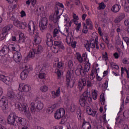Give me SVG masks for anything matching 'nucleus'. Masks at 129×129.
<instances>
[{
  "mask_svg": "<svg viewBox=\"0 0 129 129\" xmlns=\"http://www.w3.org/2000/svg\"><path fill=\"white\" fill-rule=\"evenodd\" d=\"M98 40V38H96L95 40H94V39L91 38L90 39V41H87V43L84 44V46L87 51L90 52V48L94 49V48H95V46L97 50L99 49V46H98V41H97Z\"/></svg>",
  "mask_w": 129,
  "mask_h": 129,
  "instance_id": "nucleus-1",
  "label": "nucleus"
},
{
  "mask_svg": "<svg viewBox=\"0 0 129 129\" xmlns=\"http://www.w3.org/2000/svg\"><path fill=\"white\" fill-rule=\"evenodd\" d=\"M74 73V71L73 70H69L68 71L67 76H66V84L67 87H70V88H73V86H74V84H75V81L71 79V75Z\"/></svg>",
  "mask_w": 129,
  "mask_h": 129,
  "instance_id": "nucleus-2",
  "label": "nucleus"
},
{
  "mask_svg": "<svg viewBox=\"0 0 129 129\" xmlns=\"http://www.w3.org/2000/svg\"><path fill=\"white\" fill-rule=\"evenodd\" d=\"M11 20L13 21L14 26H15V27H17L19 29L24 30V29H26V27H28V24L26 22H22L19 21V20L15 18L14 16L11 17Z\"/></svg>",
  "mask_w": 129,
  "mask_h": 129,
  "instance_id": "nucleus-3",
  "label": "nucleus"
},
{
  "mask_svg": "<svg viewBox=\"0 0 129 129\" xmlns=\"http://www.w3.org/2000/svg\"><path fill=\"white\" fill-rule=\"evenodd\" d=\"M11 20L13 21L14 26H15V27H17L19 29L24 30V29H26V27H28V24L26 22H22L19 21V20L15 18L14 16L11 17Z\"/></svg>",
  "mask_w": 129,
  "mask_h": 129,
  "instance_id": "nucleus-4",
  "label": "nucleus"
},
{
  "mask_svg": "<svg viewBox=\"0 0 129 129\" xmlns=\"http://www.w3.org/2000/svg\"><path fill=\"white\" fill-rule=\"evenodd\" d=\"M88 98H90V92H88V91H87L80 97V99L79 100L80 105L83 107H84V106L86 105V101Z\"/></svg>",
  "mask_w": 129,
  "mask_h": 129,
  "instance_id": "nucleus-5",
  "label": "nucleus"
},
{
  "mask_svg": "<svg viewBox=\"0 0 129 129\" xmlns=\"http://www.w3.org/2000/svg\"><path fill=\"white\" fill-rule=\"evenodd\" d=\"M16 119H17V115L15 113H10L7 118L8 124H10V125H15Z\"/></svg>",
  "mask_w": 129,
  "mask_h": 129,
  "instance_id": "nucleus-6",
  "label": "nucleus"
},
{
  "mask_svg": "<svg viewBox=\"0 0 129 129\" xmlns=\"http://www.w3.org/2000/svg\"><path fill=\"white\" fill-rule=\"evenodd\" d=\"M65 115V110L63 108L57 109L54 113V117L56 119L62 118Z\"/></svg>",
  "mask_w": 129,
  "mask_h": 129,
  "instance_id": "nucleus-7",
  "label": "nucleus"
},
{
  "mask_svg": "<svg viewBox=\"0 0 129 129\" xmlns=\"http://www.w3.org/2000/svg\"><path fill=\"white\" fill-rule=\"evenodd\" d=\"M48 26V19L44 17L42 18L41 20L39 22V28L41 31H44Z\"/></svg>",
  "mask_w": 129,
  "mask_h": 129,
  "instance_id": "nucleus-8",
  "label": "nucleus"
},
{
  "mask_svg": "<svg viewBox=\"0 0 129 129\" xmlns=\"http://www.w3.org/2000/svg\"><path fill=\"white\" fill-rule=\"evenodd\" d=\"M30 89L31 88L29 86L26 85L23 83L19 84V90H20V91L22 92H29Z\"/></svg>",
  "mask_w": 129,
  "mask_h": 129,
  "instance_id": "nucleus-9",
  "label": "nucleus"
},
{
  "mask_svg": "<svg viewBox=\"0 0 129 129\" xmlns=\"http://www.w3.org/2000/svg\"><path fill=\"white\" fill-rule=\"evenodd\" d=\"M28 31L30 35L33 36L35 33V23L32 21H30L28 24Z\"/></svg>",
  "mask_w": 129,
  "mask_h": 129,
  "instance_id": "nucleus-10",
  "label": "nucleus"
},
{
  "mask_svg": "<svg viewBox=\"0 0 129 129\" xmlns=\"http://www.w3.org/2000/svg\"><path fill=\"white\" fill-rule=\"evenodd\" d=\"M76 75L79 76L80 75H85L84 74V69L81 64H78L77 66V68L75 71Z\"/></svg>",
  "mask_w": 129,
  "mask_h": 129,
  "instance_id": "nucleus-11",
  "label": "nucleus"
},
{
  "mask_svg": "<svg viewBox=\"0 0 129 129\" xmlns=\"http://www.w3.org/2000/svg\"><path fill=\"white\" fill-rule=\"evenodd\" d=\"M78 85L80 87V91H82L83 88L86 86V79H80L78 83Z\"/></svg>",
  "mask_w": 129,
  "mask_h": 129,
  "instance_id": "nucleus-12",
  "label": "nucleus"
},
{
  "mask_svg": "<svg viewBox=\"0 0 129 129\" xmlns=\"http://www.w3.org/2000/svg\"><path fill=\"white\" fill-rule=\"evenodd\" d=\"M46 43L48 46H51V45H53V41L54 39H53V36L51 33H47L46 35Z\"/></svg>",
  "mask_w": 129,
  "mask_h": 129,
  "instance_id": "nucleus-13",
  "label": "nucleus"
},
{
  "mask_svg": "<svg viewBox=\"0 0 129 129\" xmlns=\"http://www.w3.org/2000/svg\"><path fill=\"white\" fill-rule=\"evenodd\" d=\"M124 18H125V14L124 13H121L115 19L114 22L115 24H118V23H120Z\"/></svg>",
  "mask_w": 129,
  "mask_h": 129,
  "instance_id": "nucleus-14",
  "label": "nucleus"
},
{
  "mask_svg": "<svg viewBox=\"0 0 129 129\" xmlns=\"http://www.w3.org/2000/svg\"><path fill=\"white\" fill-rule=\"evenodd\" d=\"M18 107L20 111H22L23 112H25L27 110H29V108L28 107V105L26 103H22L21 104V106L19 104H18Z\"/></svg>",
  "mask_w": 129,
  "mask_h": 129,
  "instance_id": "nucleus-15",
  "label": "nucleus"
},
{
  "mask_svg": "<svg viewBox=\"0 0 129 129\" xmlns=\"http://www.w3.org/2000/svg\"><path fill=\"white\" fill-rule=\"evenodd\" d=\"M17 119L16 121L17 123L21 124V125H26L27 124V121H26L25 118L17 116Z\"/></svg>",
  "mask_w": 129,
  "mask_h": 129,
  "instance_id": "nucleus-16",
  "label": "nucleus"
},
{
  "mask_svg": "<svg viewBox=\"0 0 129 129\" xmlns=\"http://www.w3.org/2000/svg\"><path fill=\"white\" fill-rule=\"evenodd\" d=\"M87 113L89 114V115H92V116H95L96 115L97 112L94 110H92L91 108L88 107L86 109Z\"/></svg>",
  "mask_w": 129,
  "mask_h": 129,
  "instance_id": "nucleus-17",
  "label": "nucleus"
},
{
  "mask_svg": "<svg viewBox=\"0 0 129 129\" xmlns=\"http://www.w3.org/2000/svg\"><path fill=\"white\" fill-rule=\"evenodd\" d=\"M29 73V71L23 70L20 74V78L22 80H25L28 77V74Z\"/></svg>",
  "mask_w": 129,
  "mask_h": 129,
  "instance_id": "nucleus-18",
  "label": "nucleus"
},
{
  "mask_svg": "<svg viewBox=\"0 0 129 129\" xmlns=\"http://www.w3.org/2000/svg\"><path fill=\"white\" fill-rule=\"evenodd\" d=\"M60 87H58V89L56 90V92L52 91L51 92L52 98H56L60 96Z\"/></svg>",
  "mask_w": 129,
  "mask_h": 129,
  "instance_id": "nucleus-19",
  "label": "nucleus"
},
{
  "mask_svg": "<svg viewBox=\"0 0 129 129\" xmlns=\"http://www.w3.org/2000/svg\"><path fill=\"white\" fill-rule=\"evenodd\" d=\"M120 5H118L117 4L114 5L111 8V11L113 13H118L119 12V10H120Z\"/></svg>",
  "mask_w": 129,
  "mask_h": 129,
  "instance_id": "nucleus-20",
  "label": "nucleus"
},
{
  "mask_svg": "<svg viewBox=\"0 0 129 129\" xmlns=\"http://www.w3.org/2000/svg\"><path fill=\"white\" fill-rule=\"evenodd\" d=\"M53 45L56 47H57L58 49H64V46H63V43L60 41H54Z\"/></svg>",
  "mask_w": 129,
  "mask_h": 129,
  "instance_id": "nucleus-21",
  "label": "nucleus"
},
{
  "mask_svg": "<svg viewBox=\"0 0 129 129\" xmlns=\"http://www.w3.org/2000/svg\"><path fill=\"white\" fill-rule=\"evenodd\" d=\"M36 108L37 110H42L44 108V104L40 101L36 102Z\"/></svg>",
  "mask_w": 129,
  "mask_h": 129,
  "instance_id": "nucleus-22",
  "label": "nucleus"
},
{
  "mask_svg": "<svg viewBox=\"0 0 129 129\" xmlns=\"http://www.w3.org/2000/svg\"><path fill=\"white\" fill-rule=\"evenodd\" d=\"M82 127L84 129H91V124H90V123L89 122L85 121V120H84L83 123Z\"/></svg>",
  "mask_w": 129,
  "mask_h": 129,
  "instance_id": "nucleus-23",
  "label": "nucleus"
},
{
  "mask_svg": "<svg viewBox=\"0 0 129 129\" xmlns=\"http://www.w3.org/2000/svg\"><path fill=\"white\" fill-rule=\"evenodd\" d=\"M0 105L4 106L6 109L7 108V98L6 97H3L0 100Z\"/></svg>",
  "mask_w": 129,
  "mask_h": 129,
  "instance_id": "nucleus-24",
  "label": "nucleus"
},
{
  "mask_svg": "<svg viewBox=\"0 0 129 129\" xmlns=\"http://www.w3.org/2000/svg\"><path fill=\"white\" fill-rule=\"evenodd\" d=\"M0 80L5 82V83H8L10 81V78L9 77L5 76V75H2L0 76Z\"/></svg>",
  "mask_w": 129,
  "mask_h": 129,
  "instance_id": "nucleus-25",
  "label": "nucleus"
},
{
  "mask_svg": "<svg viewBox=\"0 0 129 129\" xmlns=\"http://www.w3.org/2000/svg\"><path fill=\"white\" fill-rule=\"evenodd\" d=\"M72 22H74L75 25H77V27L76 28V32H78L80 28H81V22L78 24V21L75 19H73Z\"/></svg>",
  "mask_w": 129,
  "mask_h": 129,
  "instance_id": "nucleus-26",
  "label": "nucleus"
},
{
  "mask_svg": "<svg viewBox=\"0 0 129 129\" xmlns=\"http://www.w3.org/2000/svg\"><path fill=\"white\" fill-rule=\"evenodd\" d=\"M90 70V63L87 62L85 65L84 67V74H86L88 71Z\"/></svg>",
  "mask_w": 129,
  "mask_h": 129,
  "instance_id": "nucleus-27",
  "label": "nucleus"
},
{
  "mask_svg": "<svg viewBox=\"0 0 129 129\" xmlns=\"http://www.w3.org/2000/svg\"><path fill=\"white\" fill-rule=\"evenodd\" d=\"M13 59L16 63H19L20 62V61L22 60V55H19V54H18L17 55H14L13 56Z\"/></svg>",
  "mask_w": 129,
  "mask_h": 129,
  "instance_id": "nucleus-28",
  "label": "nucleus"
},
{
  "mask_svg": "<svg viewBox=\"0 0 129 129\" xmlns=\"http://www.w3.org/2000/svg\"><path fill=\"white\" fill-rule=\"evenodd\" d=\"M49 21L53 22L55 25H58V23H59V20L52 15L49 16Z\"/></svg>",
  "mask_w": 129,
  "mask_h": 129,
  "instance_id": "nucleus-29",
  "label": "nucleus"
},
{
  "mask_svg": "<svg viewBox=\"0 0 129 129\" xmlns=\"http://www.w3.org/2000/svg\"><path fill=\"white\" fill-rule=\"evenodd\" d=\"M76 57H77V60H78L80 63H82L83 61H84V59L81 56V54H80L79 52L76 53Z\"/></svg>",
  "mask_w": 129,
  "mask_h": 129,
  "instance_id": "nucleus-30",
  "label": "nucleus"
},
{
  "mask_svg": "<svg viewBox=\"0 0 129 129\" xmlns=\"http://www.w3.org/2000/svg\"><path fill=\"white\" fill-rule=\"evenodd\" d=\"M16 94H15V93L13 91H8L7 93V96L8 98L9 99H14L15 98V96Z\"/></svg>",
  "mask_w": 129,
  "mask_h": 129,
  "instance_id": "nucleus-31",
  "label": "nucleus"
},
{
  "mask_svg": "<svg viewBox=\"0 0 129 129\" xmlns=\"http://www.w3.org/2000/svg\"><path fill=\"white\" fill-rule=\"evenodd\" d=\"M35 51L36 54H40L43 52V46L42 45H38L37 49H34Z\"/></svg>",
  "mask_w": 129,
  "mask_h": 129,
  "instance_id": "nucleus-32",
  "label": "nucleus"
},
{
  "mask_svg": "<svg viewBox=\"0 0 129 129\" xmlns=\"http://www.w3.org/2000/svg\"><path fill=\"white\" fill-rule=\"evenodd\" d=\"M97 91L96 90H94L92 91V96L93 99L96 100L97 99Z\"/></svg>",
  "mask_w": 129,
  "mask_h": 129,
  "instance_id": "nucleus-33",
  "label": "nucleus"
},
{
  "mask_svg": "<svg viewBox=\"0 0 129 129\" xmlns=\"http://www.w3.org/2000/svg\"><path fill=\"white\" fill-rule=\"evenodd\" d=\"M19 43H24L25 42V34L24 33H20L19 34Z\"/></svg>",
  "mask_w": 129,
  "mask_h": 129,
  "instance_id": "nucleus-34",
  "label": "nucleus"
},
{
  "mask_svg": "<svg viewBox=\"0 0 129 129\" xmlns=\"http://www.w3.org/2000/svg\"><path fill=\"white\" fill-rule=\"evenodd\" d=\"M35 54H36V50H35V49L30 50L28 55V58H33L35 57Z\"/></svg>",
  "mask_w": 129,
  "mask_h": 129,
  "instance_id": "nucleus-35",
  "label": "nucleus"
},
{
  "mask_svg": "<svg viewBox=\"0 0 129 129\" xmlns=\"http://www.w3.org/2000/svg\"><path fill=\"white\" fill-rule=\"evenodd\" d=\"M76 108H77V106L74 104H72L70 107V110L71 112H75Z\"/></svg>",
  "mask_w": 129,
  "mask_h": 129,
  "instance_id": "nucleus-36",
  "label": "nucleus"
},
{
  "mask_svg": "<svg viewBox=\"0 0 129 129\" xmlns=\"http://www.w3.org/2000/svg\"><path fill=\"white\" fill-rule=\"evenodd\" d=\"M59 10H60V8H58V7H55V14L56 15V17H55L58 21L59 19H60V15H59Z\"/></svg>",
  "mask_w": 129,
  "mask_h": 129,
  "instance_id": "nucleus-37",
  "label": "nucleus"
},
{
  "mask_svg": "<svg viewBox=\"0 0 129 129\" xmlns=\"http://www.w3.org/2000/svg\"><path fill=\"white\" fill-rule=\"evenodd\" d=\"M2 50L3 51V53L5 54H8V52L10 51V48L7 45H4L2 48Z\"/></svg>",
  "mask_w": 129,
  "mask_h": 129,
  "instance_id": "nucleus-38",
  "label": "nucleus"
},
{
  "mask_svg": "<svg viewBox=\"0 0 129 129\" xmlns=\"http://www.w3.org/2000/svg\"><path fill=\"white\" fill-rule=\"evenodd\" d=\"M68 67L69 68H70L68 70V71H69V70H73L74 72V69H72V67H73V61H72L71 60H70L68 62Z\"/></svg>",
  "mask_w": 129,
  "mask_h": 129,
  "instance_id": "nucleus-39",
  "label": "nucleus"
},
{
  "mask_svg": "<svg viewBox=\"0 0 129 129\" xmlns=\"http://www.w3.org/2000/svg\"><path fill=\"white\" fill-rule=\"evenodd\" d=\"M4 30L7 31V32H9V31H11L12 29H13V24H9L7 26H5L4 28Z\"/></svg>",
  "mask_w": 129,
  "mask_h": 129,
  "instance_id": "nucleus-40",
  "label": "nucleus"
},
{
  "mask_svg": "<svg viewBox=\"0 0 129 129\" xmlns=\"http://www.w3.org/2000/svg\"><path fill=\"white\" fill-rule=\"evenodd\" d=\"M41 41H42V39L40 37H37L36 38H34V42H35V45H39V44L41 43Z\"/></svg>",
  "mask_w": 129,
  "mask_h": 129,
  "instance_id": "nucleus-41",
  "label": "nucleus"
},
{
  "mask_svg": "<svg viewBox=\"0 0 129 129\" xmlns=\"http://www.w3.org/2000/svg\"><path fill=\"white\" fill-rule=\"evenodd\" d=\"M30 105H31L30 109H31V112H35L36 111V109H37V108L35 107V103L33 102H31Z\"/></svg>",
  "mask_w": 129,
  "mask_h": 129,
  "instance_id": "nucleus-42",
  "label": "nucleus"
},
{
  "mask_svg": "<svg viewBox=\"0 0 129 129\" xmlns=\"http://www.w3.org/2000/svg\"><path fill=\"white\" fill-rule=\"evenodd\" d=\"M83 33L84 34H87L88 32V28H87V26H86V24L85 23H83Z\"/></svg>",
  "mask_w": 129,
  "mask_h": 129,
  "instance_id": "nucleus-43",
  "label": "nucleus"
},
{
  "mask_svg": "<svg viewBox=\"0 0 129 129\" xmlns=\"http://www.w3.org/2000/svg\"><path fill=\"white\" fill-rule=\"evenodd\" d=\"M77 114L78 115L79 117H81V109L80 107H77L76 109V111Z\"/></svg>",
  "mask_w": 129,
  "mask_h": 129,
  "instance_id": "nucleus-44",
  "label": "nucleus"
},
{
  "mask_svg": "<svg viewBox=\"0 0 129 129\" xmlns=\"http://www.w3.org/2000/svg\"><path fill=\"white\" fill-rule=\"evenodd\" d=\"M24 114L26 115V117H27V118H28L29 119L31 118L32 117V115H31V113L30 112V111H29V110H27V111H26L25 112H24Z\"/></svg>",
  "mask_w": 129,
  "mask_h": 129,
  "instance_id": "nucleus-45",
  "label": "nucleus"
},
{
  "mask_svg": "<svg viewBox=\"0 0 129 129\" xmlns=\"http://www.w3.org/2000/svg\"><path fill=\"white\" fill-rule=\"evenodd\" d=\"M86 86L88 88L92 87V82H91V80L89 79L86 80Z\"/></svg>",
  "mask_w": 129,
  "mask_h": 129,
  "instance_id": "nucleus-46",
  "label": "nucleus"
},
{
  "mask_svg": "<svg viewBox=\"0 0 129 129\" xmlns=\"http://www.w3.org/2000/svg\"><path fill=\"white\" fill-rule=\"evenodd\" d=\"M40 91L42 92H46L48 91V87H47V86H44L40 87Z\"/></svg>",
  "mask_w": 129,
  "mask_h": 129,
  "instance_id": "nucleus-47",
  "label": "nucleus"
},
{
  "mask_svg": "<svg viewBox=\"0 0 129 129\" xmlns=\"http://www.w3.org/2000/svg\"><path fill=\"white\" fill-rule=\"evenodd\" d=\"M95 78V74H94V70H92L91 72V75H90V79L91 80H93Z\"/></svg>",
  "mask_w": 129,
  "mask_h": 129,
  "instance_id": "nucleus-48",
  "label": "nucleus"
},
{
  "mask_svg": "<svg viewBox=\"0 0 129 129\" xmlns=\"http://www.w3.org/2000/svg\"><path fill=\"white\" fill-rule=\"evenodd\" d=\"M100 98H101V103L102 105L104 104V102H105V99L104 98V95L101 94L100 96Z\"/></svg>",
  "mask_w": 129,
  "mask_h": 129,
  "instance_id": "nucleus-49",
  "label": "nucleus"
},
{
  "mask_svg": "<svg viewBox=\"0 0 129 129\" xmlns=\"http://www.w3.org/2000/svg\"><path fill=\"white\" fill-rule=\"evenodd\" d=\"M40 74L46 75V67H42L41 70L39 72Z\"/></svg>",
  "mask_w": 129,
  "mask_h": 129,
  "instance_id": "nucleus-50",
  "label": "nucleus"
},
{
  "mask_svg": "<svg viewBox=\"0 0 129 129\" xmlns=\"http://www.w3.org/2000/svg\"><path fill=\"white\" fill-rule=\"evenodd\" d=\"M59 34V31H58V29L57 28H55L53 30V38H55V37H57V35Z\"/></svg>",
  "mask_w": 129,
  "mask_h": 129,
  "instance_id": "nucleus-51",
  "label": "nucleus"
},
{
  "mask_svg": "<svg viewBox=\"0 0 129 129\" xmlns=\"http://www.w3.org/2000/svg\"><path fill=\"white\" fill-rule=\"evenodd\" d=\"M105 9V5L104 3H101L98 7V10H104Z\"/></svg>",
  "mask_w": 129,
  "mask_h": 129,
  "instance_id": "nucleus-52",
  "label": "nucleus"
},
{
  "mask_svg": "<svg viewBox=\"0 0 129 129\" xmlns=\"http://www.w3.org/2000/svg\"><path fill=\"white\" fill-rule=\"evenodd\" d=\"M8 31L4 29V28H3L2 35H3V37L4 39H5L6 36H7V35H8Z\"/></svg>",
  "mask_w": 129,
  "mask_h": 129,
  "instance_id": "nucleus-53",
  "label": "nucleus"
},
{
  "mask_svg": "<svg viewBox=\"0 0 129 129\" xmlns=\"http://www.w3.org/2000/svg\"><path fill=\"white\" fill-rule=\"evenodd\" d=\"M8 31L4 29V28H3L2 35H3V37L4 39H5L6 36H7V35H8Z\"/></svg>",
  "mask_w": 129,
  "mask_h": 129,
  "instance_id": "nucleus-54",
  "label": "nucleus"
},
{
  "mask_svg": "<svg viewBox=\"0 0 129 129\" xmlns=\"http://www.w3.org/2000/svg\"><path fill=\"white\" fill-rule=\"evenodd\" d=\"M111 67L113 68V69H116V70H118V69H119L118 66L114 63H112L111 64Z\"/></svg>",
  "mask_w": 129,
  "mask_h": 129,
  "instance_id": "nucleus-55",
  "label": "nucleus"
},
{
  "mask_svg": "<svg viewBox=\"0 0 129 129\" xmlns=\"http://www.w3.org/2000/svg\"><path fill=\"white\" fill-rule=\"evenodd\" d=\"M53 111H54V110L53 109V107H49L47 109V113H49V114L50 113H52V112H53Z\"/></svg>",
  "mask_w": 129,
  "mask_h": 129,
  "instance_id": "nucleus-56",
  "label": "nucleus"
},
{
  "mask_svg": "<svg viewBox=\"0 0 129 129\" xmlns=\"http://www.w3.org/2000/svg\"><path fill=\"white\" fill-rule=\"evenodd\" d=\"M123 40L125 41L127 46H129V38L128 37H123Z\"/></svg>",
  "mask_w": 129,
  "mask_h": 129,
  "instance_id": "nucleus-57",
  "label": "nucleus"
},
{
  "mask_svg": "<svg viewBox=\"0 0 129 129\" xmlns=\"http://www.w3.org/2000/svg\"><path fill=\"white\" fill-rule=\"evenodd\" d=\"M86 23L87 26H89L92 24V22H91V20H90V19H86Z\"/></svg>",
  "mask_w": 129,
  "mask_h": 129,
  "instance_id": "nucleus-58",
  "label": "nucleus"
},
{
  "mask_svg": "<svg viewBox=\"0 0 129 129\" xmlns=\"http://www.w3.org/2000/svg\"><path fill=\"white\" fill-rule=\"evenodd\" d=\"M56 6H57L58 7H59L60 8H61L62 9H64V5L62 3H60L59 2H56L55 3Z\"/></svg>",
  "mask_w": 129,
  "mask_h": 129,
  "instance_id": "nucleus-59",
  "label": "nucleus"
},
{
  "mask_svg": "<svg viewBox=\"0 0 129 129\" xmlns=\"http://www.w3.org/2000/svg\"><path fill=\"white\" fill-rule=\"evenodd\" d=\"M0 122L3 124H5L6 122V120H5V118L3 116H0Z\"/></svg>",
  "mask_w": 129,
  "mask_h": 129,
  "instance_id": "nucleus-60",
  "label": "nucleus"
},
{
  "mask_svg": "<svg viewBox=\"0 0 129 129\" xmlns=\"http://www.w3.org/2000/svg\"><path fill=\"white\" fill-rule=\"evenodd\" d=\"M124 10L126 13H129V6L125 5L124 7Z\"/></svg>",
  "mask_w": 129,
  "mask_h": 129,
  "instance_id": "nucleus-61",
  "label": "nucleus"
},
{
  "mask_svg": "<svg viewBox=\"0 0 129 129\" xmlns=\"http://www.w3.org/2000/svg\"><path fill=\"white\" fill-rule=\"evenodd\" d=\"M72 2H74L76 6H79L80 5V1L79 0H71Z\"/></svg>",
  "mask_w": 129,
  "mask_h": 129,
  "instance_id": "nucleus-62",
  "label": "nucleus"
},
{
  "mask_svg": "<svg viewBox=\"0 0 129 129\" xmlns=\"http://www.w3.org/2000/svg\"><path fill=\"white\" fill-rule=\"evenodd\" d=\"M46 75L44 74H40L39 73V75L38 76V77L39 78H40V79H44V78H45V76Z\"/></svg>",
  "mask_w": 129,
  "mask_h": 129,
  "instance_id": "nucleus-63",
  "label": "nucleus"
},
{
  "mask_svg": "<svg viewBox=\"0 0 129 129\" xmlns=\"http://www.w3.org/2000/svg\"><path fill=\"white\" fill-rule=\"evenodd\" d=\"M82 57L84 59V61H86V58H87V54L86 53H83Z\"/></svg>",
  "mask_w": 129,
  "mask_h": 129,
  "instance_id": "nucleus-64",
  "label": "nucleus"
}]
</instances>
